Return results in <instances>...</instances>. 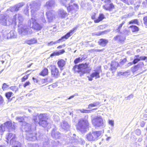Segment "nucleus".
Wrapping results in <instances>:
<instances>
[{
  "label": "nucleus",
  "mask_w": 147,
  "mask_h": 147,
  "mask_svg": "<svg viewBox=\"0 0 147 147\" xmlns=\"http://www.w3.org/2000/svg\"><path fill=\"white\" fill-rule=\"evenodd\" d=\"M22 128L24 129L26 132V138L27 140L33 141L36 140H39V138L36 136V134L35 132H33L31 130V125L25 122H24L22 124Z\"/></svg>",
  "instance_id": "nucleus-1"
},
{
  "label": "nucleus",
  "mask_w": 147,
  "mask_h": 147,
  "mask_svg": "<svg viewBox=\"0 0 147 147\" xmlns=\"http://www.w3.org/2000/svg\"><path fill=\"white\" fill-rule=\"evenodd\" d=\"M48 118L46 114L35 113L33 115V119L36 124L38 123L40 125L44 127H46L49 125L47 120Z\"/></svg>",
  "instance_id": "nucleus-2"
},
{
  "label": "nucleus",
  "mask_w": 147,
  "mask_h": 147,
  "mask_svg": "<svg viewBox=\"0 0 147 147\" xmlns=\"http://www.w3.org/2000/svg\"><path fill=\"white\" fill-rule=\"evenodd\" d=\"M88 65V64L86 63L85 64H80L78 65H76L74 66L73 69L75 72L80 73L81 76L87 72Z\"/></svg>",
  "instance_id": "nucleus-3"
},
{
  "label": "nucleus",
  "mask_w": 147,
  "mask_h": 147,
  "mask_svg": "<svg viewBox=\"0 0 147 147\" xmlns=\"http://www.w3.org/2000/svg\"><path fill=\"white\" fill-rule=\"evenodd\" d=\"M8 129L9 131H14L16 128V124L14 123H12L11 121H8L1 125L0 128V134L2 135L3 132L5 130V128Z\"/></svg>",
  "instance_id": "nucleus-4"
},
{
  "label": "nucleus",
  "mask_w": 147,
  "mask_h": 147,
  "mask_svg": "<svg viewBox=\"0 0 147 147\" xmlns=\"http://www.w3.org/2000/svg\"><path fill=\"white\" fill-rule=\"evenodd\" d=\"M23 20L19 22L18 24V31L20 34L22 35H25L31 34V30L28 28L27 26L23 23Z\"/></svg>",
  "instance_id": "nucleus-5"
},
{
  "label": "nucleus",
  "mask_w": 147,
  "mask_h": 147,
  "mask_svg": "<svg viewBox=\"0 0 147 147\" xmlns=\"http://www.w3.org/2000/svg\"><path fill=\"white\" fill-rule=\"evenodd\" d=\"M28 24L30 27L37 31L41 30L43 27L42 24L38 23L35 18L33 17L28 20Z\"/></svg>",
  "instance_id": "nucleus-6"
},
{
  "label": "nucleus",
  "mask_w": 147,
  "mask_h": 147,
  "mask_svg": "<svg viewBox=\"0 0 147 147\" xmlns=\"http://www.w3.org/2000/svg\"><path fill=\"white\" fill-rule=\"evenodd\" d=\"M103 132V131H97L90 132L86 135V139L90 141L96 140Z\"/></svg>",
  "instance_id": "nucleus-7"
},
{
  "label": "nucleus",
  "mask_w": 147,
  "mask_h": 147,
  "mask_svg": "<svg viewBox=\"0 0 147 147\" xmlns=\"http://www.w3.org/2000/svg\"><path fill=\"white\" fill-rule=\"evenodd\" d=\"M89 124L87 120L86 119H80L77 128L81 131L84 132L86 129L88 128Z\"/></svg>",
  "instance_id": "nucleus-8"
},
{
  "label": "nucleus",
  "mask_w": 147,
  "mask_h": 147,
  "mask_svg": "<svg viewBox=\"0 0 147 147\" xmlns=\"http://www.w3.org/2000/svg\"><path fill=\"white\" fill-rule=\"evenodd\" d=\"M77 29V27H75L72 30H71L69 32L67 33L66 35L62 36L61 38L59 39L57 41L55 42H50V46H51L53 44H55L57 43H59L61 42H62L65 41V40L67 39L71 35H72L74 33L75 31Z\"/></svg>",
  "instance_id": "nucleus-9"
},
{
  "label": "nucleus",
  "mask_w": 147,
  "mask_h": 147,
  "mask_svg": "<svg viewBox=\"0 0 147 147\" xmlns=\"http://www.w3.org/2000/svg\"><path fill=\"white\" fill-rule=\"evenodd\" d=\"M8 20L7 21V25H9L12 24H16L17 22H22L24 20V18L23 16L21 14L18 13L14 15L12 19L9 18L8 19Z\"/></svg>",
  "instance_id": "nucleus-10"
},
{
  "label": "nucleus",
  "mask_w": 147,
  "mask_h": 147,
  "mask_svg": "<svg viewBox=\"0 0 147 147\" xmlns=\"http://www.w3.org/2000/svg\"><path fill=\"white\" fill-rule=\"evenodd\" d=\"M126 59L125 58L123 60H121L119 63L116 62L112 61V63L111 64V70L115 71L118 66H122L126 62Z\"/></svg>",
  "instance_id": "nucleus-11"
},
{
  "label": "nucleus",
  "mask_w": 147,
  "mask_h": 147,
  "mask_svg": "<svg viewBox=\"0 0 147 147\" xmlns=\"http://www.w3.org/2000/svg\"><path fill=\"white\" fill-rule=\"evenodd\" d=\"M92 123L95 126L103 127L104 126V123L103 119L101 117H97L92 121Z\"/></svg>",
  "instance_id": "nucleus-12"
},
{
  "label": "nucleus",
  "mask_w": 147,
  "mask_h": 147,
  "mask_svg": "<svg viewBox=\"0 0 147 147\" xmlns=\"http://www.w3.org/2000/svg\"><path fill=\"white\" fill-rule=\"evenodd\" d=\"M50 67L52 76L55 78L59 77L60 76V73L57 67L55 65H51Z\"/></svg>",
  "instance_id": "nucleus-13"
},
{
  "label": "nucleus",
  "mask_w": 147,
  "mask_h": 147,
  "mask_svg": "<svg viewBox=\"0 0 147 147\" xmlns=\"http://www.w3.org/2000/svg\"><path fill=\"white\" fill-rule=\"evenodd\" d=\"M29 5L30 6L31 12L32 13H34L38 10L40 9V3H37L35 2H32Z\"/></svg>",
  "instance_id": "nucleus-14"
},
{
  "label": "nucleus",
  "mask_w": 147,
  "mask_h": 147,
  "mask_svg": "<svg viewBox=\"0 0 147 147\" xmlns=\"http://www.w3.org/2000/svg\"><path fill=\"white\" fill-rule=\"evenodd\" d=\"M42 140L43 141L42 147H49V146H51V147H56V143L54 141H53L52 144L51 145L49 144V140L48 138L45 137Z\"/></svg>",
  "instance_id": "nucleus-15"
},
{
  "label": "nucleus",
  "mask_w": 147,
  "mask_h": 147,
  "mask_svg": "<svg viewBox=\"0 0 147 147\" xmlns=\"http://www.w3.org/2000/svg\"><path fill=\"white\" fill-rule=\"evenodd\" d=\"M54 11H48L46 13L47 17L48 19V21L49 22L52 21V20L55 18Z\"/></svg>",
  "instance_id": "nucleus-16"
},
{
  "label": "nucleus",
  "mask_w": 147,
  "mask_h": 147,
  "mask_svg": "<svg viewBox=\"0 0 147 147\" xmlns=\"http://www.w3.org/2000/svg\"><path fill=\"white\" fill-rule=\"evenodd\" d=\"M60 126L64 130H68L70 127V125L67 121H62L61 123Z\"/></svg>",
  "instance_id": "nucleus-17"
},
{
  "label": "nucleus",
  "mask_w": 147,
  "mask_h": 147,
  "mask_svg": "<svg viewBox=\"0 0 147 147\" xmlns=\"http://www.w3.org/2000/svg\"><path fill=\"white\" fill-rule=\"evenodd\" d=\"M5 138L7 140L6 142H8L10 140V143H11V141L12 140V142L15 140V135L12 133L7 134Z\"/></svg>",
  "instance_id": "nucleus-18"
},
{
  "label": "nucleus",
  "mask_w": 147,
  "mask_h": 147,
  "mask_svg": "<svg viewBox=\"0 0 147 147\" xmlns=\"http://www.w3.org/2000/svg\"><path fill=\"white\" fill-rule=\"evenodd\" d=\"M7 16L3 15H0V23L3 25H7Z\"/></svg>",
  "instance_id": "nucleus-19"
},
{
  "label": "nucleus",
  "mask_w": 147,
  "mask_h": 147,
  "mask_svg": "<svg viewBox=\"0 0 147 147\" xmlns=\"http://www.w3.org/2000/svg\"><path fill=\"white\" fill-rule=\"evenodd\" d=\"M144 66V63L142 62H140L137 65L131 68V71L133 72H134L138 71L139 68H141Z\"/></svg>",
  "instance_id": "nucleus-20"
},
{
  "label": "nucleus",
  "mask_w": 147,
  "mask_h": 147,
  "mask_svg": "<svg viewBox=\"0 0 147 147\" xmlns=\"http://www.w3.org/2000/svg\"><path fill=\"white\" fill-rule=\"evenodd\" d=\"M69 6L67 7V9L68 11L70 12L73 9L77 11L78 9V6L76 4H74L73 5L69 4Z\"/></svg>",
  "instance_id": "nucleus-21"
},
{
  "label": "nucleus",
  "mask_w": 147,
  "mask_h": 147,
  "mask_svg": "<svg viewBox=\"0 0 147 147\" xmlns=\"http://www.w3.org/2000/svg\"><path fill=\"white\" fill-rule=\"evenodd\" d=\"M51 135L53 137L55 138H59L60 136V133L54 129L52 131Z\"/></svg>",
  "instance_id": "nucleus-22"
},
{
  "label": "nucleus",
  "mask_w": 147,
  "mask_h": 147,
  "mask_svg": "<svg viewBox=\"0 0 147 147\" xmlns=\"http://www.w3.org/2000/svg\"><path fill=\"white\" fill-rule=\"evenodd\" d=\"M57 64L61 70H62L63 67L65 64V62L64 60L61 59L58 61Z\"/></svg>",
  "instance_id": "nucleus-23"
},
{
  "label": "nucleus",
  "mask_w": 147,
  "mask_h": 147,
  "mask_svg": "<svg viewBox=\"0 0 147 147\" xmlns=\"http://www.w3.org/2000/svg\"><path fill=\"white\" fill-rule=\"evenodd\" d=\"M54 1L53 0H50L46 3L45 6L48 9H50L51 7H54Z\"/></svg>",
  "instance_id": "nucleus-24"
},
{
  "label": "nucleus",
  "mask_w": 147,
  "mask_h": 147,
  "mask_svg": "<svg viewBox=\"0 0 147 147\" xmlns=\"http://www.w3.org/2000/svg\"><path fill=\"white\" fill-rule=\"evenodd\" d=\"M59 15L62 18H64L67 16V13L63 9H60L58 11Z\"/></svg>",
  "instance_id": "nucleus-25"
},
{
  "label": "nucleus",
  "mask_w": 147,
  "mask_h": 147,
  "mask_svg": "<svg viewBox=\"0 0 147 147\" xmlns=\"http://www.w3.org/2000/svg\"><path fill=\"white\" fill-rule=\"evenodd\" d=\"M65 52V51L63 49L60 50L58 51H55L50 55V56L52 57L56 55H59L63 54Z\"/></svg>",
  "instance_id": "nucleus-26"
},
{
  "label": "nucleus",
  "mask_w": 147,
  "mask_h": 147,
  "mask_svg": "<svg viewBox=\"0 0 147 147\" xmlns=\"http://www.w3.org/2000/svg\"><path fill=\"white\" fill-rule=\"evenodd\" d=\"M10 144H12V147H21V144L16 140L12 142V140L11 141Z\"/></svg>",
  "instance_id": "nucleus-27"
},
{
  "label": "nucleus",
  "mask_w": 147,
  "mask_h": 147,
  "mask_svg": "<svg viewBox=\"0 0 147 147\" xmlns=\"http://www.w3.org/2000/svg\"><path fill=\"white\" fill-rule=\"evenodd\" d=\"M107 40L101 39L99 40L98 42L100 45L102 46H105L108 42Z\"/></svg>",
  "instance_id": "nucleus-28"
},
{
  "label": "nucleus",
  "mask_w": 147,
  "mask_h": 147,
  "mask_svg": "<svg viewBox=\"0 0 147 147\" xmlns=\"http://www.w3.org/2000/svg\"><path fill=\"white\" fill-rule=\"evenodd\" d=\"M105 18L104 15L102 13H100L99 14V16L98 19H96L94 20V22L95 23H98L100 21L102 20Z\"/></svg>",
  "instance_id": "nucleus-29"
},
{
  "label": "nucleus",
  "mask_w": 147,
  "mask_h": 147,
  "mask_svg": "<svg viewBox=\"0 0 147 147\" xmlns=\"http://www.w3.org/2000/svg\"><path fill=\"white\" fill-rule=\"evenodd\" d=\"M125 38V37L124 36H121L117 35L114 38V39L115 40H119L120 41H124Z\"/></svg>",
  "instance_id": "nucleus-30"
},
{
  "label": "nucleus",
  "mask_w": 147,
  "mask_h": 147,
  "mask_svg": "<svg viewBox=\"0 0 147 147\" xmlns=\"http://www.w3.org/2000/svg\"><path fill=\"white\" fill-rule=\"evenodd\" d=\"M26 42L27 44L30 45L36 43L37 42V40L33 38L31 39L27 40Z\"/></svg>",
  "instance_id": "nucleus-31"
},
{
  "label": "nucleus",
  "mask_w": 147,
  "mask_h": 147,
  "mask_svg": "<svg viewBox=\"0 0 147 147\" xmlns=\"http://www.w3.org/2000/svg\"><path fill=\"white\" fill-rule=\"evenodd\" d=\"M48 69L46 68H45L40 73L39 75L43 76H46L48 74Z\"/></svg>",
  "instance_id": "nucleus-32"
},
{
  "label": "nucleus",
  "mask_w": 147,
  "mask_h": 147,
  "mask_svg": "<svg viewBox=\"0 0 147 147\" xmlns=\"http://www.w3.org/2000/svg\"><path fill=\"white\" fill-rule=\"evenodd\" d=\"M129 28L131 29L132 32L138 31L139 30L138 28L136 26H130Z\"/></svg>",
  "instance_id": "nucleus-33"
},
{
  "label": "nucleus",
  "mask_w": 147,
  "mask_h": 147,
  "mask_svg": "<svg viewBox=\"0 0 147 147\" xmlns=\"http://www.w3.org/2000/svg\"><path fill=\"white\" fill-rule=\"evenodd\" d=\"M90 76L92 78L95 77L96 78H100L99 72H93L90 75Z\"/></svg>",
  "instance_id": "nucleus-34"
},
{
  "label": "nucleus",
  "mask_w": 147,
  "mask_h": 147,
  "mask_svg": "<svg viewBox=\"0 0 147 147\" xmlns=\"http://www.w3.org/2000/svg\"><path fill=\"white\" fill-rule=\"evenodd\" d=\"M105 32L106 31H103L93 32L92 33V35L93 36H98L100 35H103L105 34Z\"/></svg>",
  "instance_id": "nucleus-35"
},
{
  "label": "nucleus",
  "mask_w": 147,
  "mask_h": 147,
  "mask_svg": "<svg viewBox=\"0 0 147 147\" xmlns=\"http://www.w3.org/2000/svg\"><path fill=\"white\" fill-rule=\"evenodd\" d=\"M99 102H94L93 103L90 104L88 106V108H90V107H94L99 105Z\"/></svg>",
  "instance_id": "nucleus-36"
},
{
  "label": "nucleus",
  "mask_w": 147,
  "mask_h": 147,
  "mask_svg": "<svg viewBox=\"0 0 147 147\" xmlns=\"http://www.w3.org/2000/svg\"><path fill=\"white\" fill-rule=\"evenodd\" d=\"M103 7L106 10L110 11V3H108L106 4L105 5L103 6Z\"/></svg>",
  "instance_id": "nucleus-37"
},
{
  "label": "nucleus",
  "mask_w": 147,
  "mask_h": 147,
  "mask_svg": "<svg viewBox=\"0 0 147 147\" xmlns=\"http://www.w3.org/2000/svg\"><path fill=\"white\" fill-rule=\"evenodd\" d=\"M24 5V3L23 2H21L15 5L18 11L20 9V8Z\"/></svg>",
  "instance_id": "nucleus-38"
},
{
  "label": "nucleus",
  "mask_w": 147,
  "mask_h": 147,
  "mask_svg": "<svg viewBox=\"0 0 147 147\" xmlns=\"http://www.w3.org/2000/svg\"><path fill=\"white\" fill-rule=\"evenodd\" d=\"M10 89L15 93L18 90V87L16 86H11L10 87Z\"/></svg>",
  "instance_id": "nucleus-39"
},
{
  "label": "nucleus",
  "mask_w": 147,
  "mask_h": 147,
  "mask_svg": "<svg viewBox=\"0 0 147 147\" xmlns=\"http://www.w3.org/2000/svg\"><path fill=\"white\" fill-rule=\"evenodd\" d=\"M69 0H60V3L62 5L67 6V3Z\"/></svg>",
  "instance_id": "nucleus-40"
},
{
  "label": "nucleus",
  "mask_w": 147,
  "mask_h": 147,
  "mask_svg": "<svg viewBox=\"0 0 147 147\" xmlns=\"http://www.w3.org/2000/svg\"><path fill=\"white\" fill-rule=\"evenodd\" d=\"M125 23V22L124 21H123L122 22L121 24H120L119 25V26H118L117 29L116 30H117V31H116V32L120 31L121 30V28Z\"/></svg>",
  "instance_id": "nucleus-41"
},
{
  "label": "nucleus",
  "mask_w": 147,
  "mask_h": 147,
  "mask_svg": "<svg viewBox=\"0 0 147 147\" xmlns=\"http://www.w3.org/2000/svg\"><path fill=\"white\" fill-rule=\"evenodd\" d=\"M80 112L83 113H90L91 110H86L84 109L79 110Z\"/></svg>",
  "instance_id": "nucleus-42"
},
{
  "label": "nucleus",
  "mask_w": 147,
  "mask_h": 147,
  "mask_svg": "<svg viewBox=\"0 0 147 147\" xmlns=\"http://www.w3.org/2000/svg\"><path fill=\"white\" fill-rule=\"evenodd\" d=\"M10 11L12 12H13L16 11H18V9H17L15 5L13 7H10Z\"/></svg>",
  "instance_id": "nucleus-43"
},
{
  "label": "nucleus",
  "mask_w": 147,
  "mask_h": 147,
  "mask_svg": "<svg viewBox=\"0 0 147 147\" xmlns=\"http://www.w3.org/2000/svg\"><path fill=\"white\" fill-rule=\"evenodd\" d=\"M15 32L13 31L12 30L9 32V34L11 36V38L15 37Z\"/></svg>",
  "instance_id": "nucleus-44"
},
{
  "label": "nucleus",
  "mask_w": 147,
  "mask_h": 147,
  "mask_svg": "<svg viewBox=\"0 0 147 147\" xmlns=\"http://www.w3.org/2000/svg\"><path fill=\"white\" fill-rule=\"evenodd\" d=\"M16 119L19 122H22V124L24 122V119L22 117H17L16 118Z\"/></svg>",
  "instance_id": "nucleus-45"
},
{
  "label": "nucleus",
  "mask_w": 147,
  "mask_h": 147,
  "mask_svg": "<svg viewBox=\"0 0 147 147\" xmlns=\"http://www.w3.org/2000/svg\"><path fill=\"white\" fill-rule=\"evenodd\" d=\"M8 86L9 85H7L6 84L4 83L3 84L2 89L3 90H5L7 88Z\"/></svg>",
  "instance_id": "nucleus-46"
},
{
  "label": "nucleus",
  "mask_w": 147,
  "mask_h": 147,
  "mask_svg": "<svg viewBox=\"0 0 147 147\" xmlns=\"http://www.w3.org/2000/svg\"><path fill=\"white\" fill-rule=\"evenodd\" d=\"M12 94L11 92H9L6 93L5 96L8 99H9L11 96Z\"/></svg>",
  "instance_id": "nucleus-47"
},
{
  "label": "nucleus",
  "mask_w": 147,
  "mask_h": 147,
  "mask_svg": "<svg viewBox=\"0 0 147 147\" xmlns=\"http://www.w3.org/2000/svg\"><path fill=\"white\" fill-rule=\"evenodd\" d=\"M58 113L55 114L53 115L54 119L55 121H57L59 120V118L58 115Z\"/></svg>",
  "instance_id": "nucleus-48"
},
{
  "label": "nucleus",
  "mask_w": 147,
  "mask_h": 147,
  "mask_svg": "<svg viewBox=\"0 0 147 147\" xmlns=\"http://www.w3.org/2000/svg\"><path fill=\"white\" fill-rule=\"evenodd\" d=\"M139 61H140V59L139 58L134 57V59L133 61V63L134 64H135Z\"/></svg>",
  "instance_id": "nucleus-49"
},
{
  "label": "nucleus",
  "mask_w": 147,
  "mask_h": 147,
  "mask_svg": "<svg viewBox=\"0 0 147 147\" xmlns=\"http://www.w3.org/2000/svg\"><path fill=\"white\" fill-rule=\"evenodd\" d=\"M138 23V21L137 19H135L130 21L129 22V24H137Z\"/></svg>",
  "instance_id": "nucleus-50"
},
{
  "label": "nucleus",
  "mask_w": 147,
  "mask_h": 147,
  "mask_svg": "<svg viewBox=\"0 0 147 147\" xmlns=\"http://www.w3.org/2000/svg\"><path fill=\"white\" fill-rule=\"evenodd\" d=\"M9 32V31L8 30H6L5 31H3V35L4 36V37L5 38L7 36V34Z\"/></svg>",
  "instance_id": "nucleus-51"
},
{
  "label": "nucleus",
  "mask_w": 147,
  "mask_h": 147,
  "mask_svg": "<svg viewBox=\"0 0 147 147\" xmlns=\"http://www.w3.org/2000/svg\"><path fill=\"white\" fill-rule=\"evenodd\" d=\"M130 74V73L129 72L125 71L123 72V76L125 77H128Z\"/></svg>",
  "instance_id": "nucleus-52"
},
{
  "label": "nucleus",
  "mask_w": 147,
  "mask_h": 147,
  "mask_svg": "<svg viewBox=\"0 0 147 147\" xmlns=\"http://www.w3.org/2000/svg\"><path fill=\"white\" fill-rule=\"evenodd\" d=\"M29 75V74L24 76L22 79V82H23L25 80H27L28 78V76Z\"/></svg>",
  "instance_id": "nucleus-53"
},
{
  "label": "nucleus",
  "mask_w": 147,
  "mask_h": 147,
  "mask_svg": "<svg viewBox=\"0 0 147 147\" xmlns=\"http://www.w3.org/2000/svg\"><path fill=\"white\" fill-rule=\"evenodd\" d=\"M28 5L26 7V9L24 10V13L26 15H28Z\"/></svg>",
  "instance_id": "nucleus-54"
},
{
  "label": "nucleus",
  "mask_w": 147,
  "mask_h": 147,
  "mask_svg": "<svg viewBox=\"0 0 147 147\" xmlns=\"http://www.w3.org/2000/svg\"><path fill=\"white\" fill-rule=\"evenodd\" d=\"M82 59L80 57H79L76 59L74 61V62L75 64H77L80 62V61Z\"/></svg>",
  "instance_id": "nucleus-55"
},
{
  "label": "nucleus",
  "mask_w": 147,
  "mask_h": 147,
  "mask_svg": "<svg viewBox=\"0 0 147 147\" xmlns=\"http://www.w3.org/2000/svg\"><path fill=\"white\" fill-rule=\"evenodd\" d=\"M140 61V60H145L147 58V57L146 56H140V58H139Z\"/></svg>",
  "instance_id": "nucleus-56"
},
{
  "label": "nucleus",
  "mask_w": 147,
  "mask_h": 147,
  "mask_svg": "<svg viewBox=\"0 0 147 147\" xmlns=\"http://www.w3.org/2000/svg\"><path fill=\"white\" fill-rule=\"evenodd\" d=\"M30 84V83L29 81L26 82L23 85L24 87L25 88L27 86H29Z\"/></svg>",
  "instance_id": "nucleus-57"
},
{
  "label": "nucleus",
  "mask_w": 147,
  "mask_h": 147,
  "mask_svg": "<svg viewBox=\"0 0 147 147\" xmlns=\"http://www.w3.org/2000/svg\"><path fill=\"white\" fill-rule=\"evenodd\" d=\"M134 97V95L133 94H131L130 95H129L127 97V100H129L130 98H133Z\"/></svg>",
  "instance_id": "nucleus-58"
},
{
  "label": "nucleus",
  "mask_w": 147,
  "mask_h": 147,
  "mask_svg": "<svg viewBox=\"0 0 147 147\" xmlns=\"http://www.w3.org/2000/svg\"><path fill=\"white\" fill-rule=\"evenodd\" d=\"M144 23L146 25H147V16L144 18Z\"/></svg>",
  "instance_id": "nucleus-59"
},
{
  "label": "nucleus",
  "mask_w": 147,
  "mask_h": 147,
  "mask_svg": "<svg viewBox=\"0 0 147 147\" xmlns=\"http://www.w3.org/2000/svg\"><path fill=\"white\" fill-rule=\"evenodd\" d=\"M3 102V97L0 95V105L2 104Z\"/></svg>",
  "instance_id": "nucleus-60"
},
{
  "label": "nucleus",
  "mask_w": 147,
  "mask_h": 147,
  "mask_svg": "<svg viewBox=\"0 0 147 147\" xmlns=\"http://www.w3.org/2000/svg\"><path fill=\"white\" fill-rule=\"evenodd\" d=\"M30 147H39L38 144H31Z\"/></svg>",
  "instance_id": "nucleus-61"
},
{
  "label": "nucleus",
  "mask_w": 147,
  "mask_h": 147,
  "mask_svg": "<svg viewBox=\"0 0 147 147\" xmlns=\"http://www.w3.org/2000/svg\"><path fill=\"white\" fill-rule=\"evenodd\" d=\"M136 132L138 135H140V130L139 129H136Z\"/></svg>",
  "instance_id": "nucleus-62"
},
{
  "label": "nucleus",
  "mask_w": 147,
  "mask_h": 147,
  "mask_svg": "<svg viewBox=\"0 0 147 147\" xmlns=\"http://www.w3.org/2000/svg\"><path fill=\"white\" fill-rule=\"evenodd\" d=\"M123 72H118L117 75H118V76H120L121 75L123 76Z\"/></svg>",
  "instance_id": "nucleus-63"
},
{
  "label": "nucleus",
  "mask_w": 147,
  "mask_h": 147,
  "mask_svg": "<svg viewBox=\"0 0 147 147\" xmlns=\"http://www.w3.org/2000/svg\"><path fill=\"white\" fill-rule=\"evenodd\" d=\"M9 32L7 34V36H6L5 38H6L7 39H9L11 38V36L9 34Z\"/></svg>",
  "instance_id": "nucleus-64"
}]
</instances>
